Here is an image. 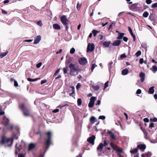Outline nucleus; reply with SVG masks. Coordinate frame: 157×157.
Returning a JSON list of instances; mask_svg holds the SVG:
<instances>
[{
  "label": "nucleus",
  "instance_id": "obj_19",
  "mask_svg": "<svg viewBox=\"0 0 157 157\" xmlns=\"http://www.w3.org/2000/svg\"><path fill=\"white\" fill-rule=\"evenodd\" d=\"M53 28L56 30L60 29L61 28L60 26L57 24H54L53 25Z\"/></svg>",
  "mask_w": 157,
  "mask_h": 157
},
{
  "label": "nucleus",
  "instance_id": "obj_51",
  "mask_svg": "<svg viewBox=\"0 0 157 157\" xmlns=\"http://www.w3.org/2000/svg\"><path fill=\"white\" fill-rule=\"evenodd\" d=\"M81 85L79 83H78L77 84V85L76 86V88L77 89H78L80 87Z\"/></svg>",
  "mask_w": 157,
  "mask_h": 157
},
{
  "label": "nucleus",
  "instance_id": "obj_54",
  "mask_svg": "<svg viewBox=\"0 0 157 157\" xmlns=\"http://www.w3.org/2000/svg\"><path fill=\"white\" fill-rule=\"evenodd\" d=\"M140 64H142L144 62V59L143 58H141L140 59Z\"/></svg>",
  "mask_w": 157,
  "mask_h": 157
},
{
  "label": "nucleus",
  "instance_id": "obj_27",
  "mask_svg": "<svg viewBox=\"0 0 157 157\" xmlns=\"http://www.w3.org/2000/svg\"><path fill=\"white\" fill-rule=\"evenodd\" d=\"M8 53V52L6 51L5 52H3L0 54V57L1 58H2L4 57V56H5Z\"/></svg>",
  "mask_w": 157,
  "mask_h": 157
},
{
  "label": "nucleus",
  "instance_id": "obj_41",
  "mask_svg": "<svg viewBox=\"0 0 157 157\" xmlns=\"http://www.w3.org/2000/svg\"><path fill=\"white\" fill-rule=\"evenodd\" d=\"M42 63L41 62H40L36 64V67L37 68H40L42 65Z\"/></svg>",
  "mask_w": 157,
  "mask_h": 157
},
{
  "label": "nucleus",
  "instance_id": "obj_48",
  "mask_svg": "<svg viewBox=\"0 0 157 157\" xmlns=\"http://www.w3.org/2000/svg\"><path fill=\"white\" fill-rule=\"evenodd\" d=\"M11 140H13L14 139H17L18 138V137L17 136H14L13 137L10 138Z\"/></svg>",
  "mask_w": 157,
  "mask_h": 157
},
{
  "label": "nucleus",
  "instance_id": "obj_3",
  "mask_svg": "<svg viewBox=\"0 0 157 157\" xmlns=\"http://www.w3.org/2000/svg\"><path fill=\"white\" fill-rule=\"evenodd\" d=\"M47 139L45 140L46 146L48 147L52 143L51 138L52 137V133L51 132H48L46 133Z\"/></svg>",
  "mask_w": 157,
  "mask_h": 157
},
{
  "label": "nucleus",
  "instance_id": "obj_40",
  "mask_svg": "<svg viewBox=\"0 0 157 157\" xmlns=\"http://www.w3.org/2000/svg\"><path fill=\"white\" fill-rule=\"evenodd\" d=\"M105 118V117L104 116H100L98 117L99 119L101 120H104Z\"/></svg>",
  "mask_w": 157,
  "mask_h": 157
},
{
  "label": "nucleus",
  "instance_id": "obj_34",
  "mask_svg": "<svg viewBox=\"0 0 157 157\" xmlns=\"http://www.w3.org/2000/svg\"><path fill=\"white\" fill-rule=\"evenodd\" d=\"M82 100L80 98H78L77 100V103L78 105H80L82 104Z\"/></svg>",
  "mask_w": 157,
  "mask_h": 157
},
{
  "label": "nucleus",
  "instance_id": "obj_35",
  "mask_svg": "<svg viewBox=\"0 0 157 157\" xmlns=\"http://www.w3.org/2000/svg\"><path fill=\"white\" fill-rule=\"evenodd\" d=\"M75 49L74 48H72L70 50V53L71 54H73L75 53Z\"/></svg>",
  "mask_w": 157,
  "mask_h": 157
},
{
  "label": "nucleus",
  "instance_id": "obj_20",
  "mask_svg": "<svg viewBox=\"0 0 157 157\" xmlns=\"http://www.w3.org/2000/svg\"><path fill=\"white\" fill-rule=\"evenodd\" d=\"M111 43L110 41H106L103 43V45L105 47H108L109 46L110 44Z\"/></svg>",
  "mask_w": 157,
  "mask_h": 157
},
{
  "label": "nucleus",
  "instance_id": "obj_29",
  "mask_svg": "<svg viewBox=\"0 0 157 157\" xmlns=\"http://www.w3.org/2000/svg\"><path fill=\"white\" fill-rule=\"evenodd\" d=\"M92 87L93 88V89L95 90H98L99 88V86L98 85H96V86L93 85L92 86Z\"/></svg>",
  "mask_w": 157,
  "mask_h": 157
},
{
  "label": "nucleus",
  "instance_id": "obj_50",
  "mask_svg": "<svg viewBox=\"0 0 157 157\" xmlns=\"http://www.w3.org/2000/svg\"><path fill=\"white\" fill-rule=\"evenodd\" d=\"M143 120L144 122L147 123L149 121V119L147 118H144Z\"/></svg>",
  "mask_w": 157,
  "mask_h": 157
},
{
  "label": "nucleus",
  "instance_id": "obj_11",
  "mask_svg": "<svg viewBox=\"0 0 157 157\" xmlns=\"http://www.w3.org/2000/svg\"><path fill=\"white\" fill-rule=\"evenodd\" d=\"M61 21L63 24L64 25H66L68 23V21L65 16H63L61 17Z\"/></svg>",
  "mask_w": 157,
  "mask_h": 157
},
{
  "label": "nucleus",
  "instance_id": "obj_60",
  "mask_svg": "<svg viewBox=\"0 0 157 157\" xmlns=\"http://www.w3.org/2000/svg\"><path fill=\"white\" fill-rule=\"evenodd\" d=\"M62 49H60L59 50V51H57V52H56V54H58L60 53H61L62 52Z\"/></svg>",
  "mask_w": 157,
  "mask_h": 157
},
{
  "label": "nucleus",
  "instance_id": "obj_15",
  "mask_svg": "<svg viewBox=\"0 0 157 157\" xmlns=\"http://www.w3.org/2000/svg\"><path fill=\"white\" fill-rule=\"evenodd\" d=\"M95 138V136H93L88 138L87 140V141L93 145L94 144V140Z\"/></svg>",
  "mask_w": 157,
  "mask_h": 157
},
{
  "label": "nucleus",
  "instance_id": "obj_14",
  "mask_svg": "<svg viewBox=\"0 0 157 157\" xmlns=\"http://www.w3.org/2000/svg\"><path fill=\"white\" fill-rule=\"evenodd\" d=\"M137 148L141 151L144 152L146 148V146L144 144H140L137 145Z\"/></svg>",
  "mask_w": 157,
  "mask_h": 157
},
{
  "label": "nucleus",
  "instance_id": "obj_12",
  "mask_svg": "<svg viewBox=\"0 0 157 157\" xmlns=\"http://www.w3.org/2000/svg\"><path fill=\"white\" fill-rule=\"evenodd\" d=\"M41 37L40 35H38L34 37L33 44H36L39 43L41 40Z\"/></svg>",
  "mask_w": 157,
  "mask_h": 157
},
{
  "label": "nucleus",
  "instance_id": "obj_49",
  "mask_svg": "<svg viewBox=\"0 0 157 157\" xmlns=\"http://www.w3.org/2000/svg\"><path fill=\"white\" fill-rule=\"evenodd\" d=\"M152 8H155L157 7V3H155L153 4L152 6Z\"/></svg>",
  "mask_w": 157,
  "mask_h": 157
},
{
  "label": "nucleus",
  "instance_id": "obj_28",
  "mask_svg": "<svg viewBox=\"0 0 157 157\" xmlns=\"http://www.w3.org/2000/svg\"><path fill=\"white\" fill-rule=\"evenodd\" d=\"M138 150L137 148H135L132 150H131L130 152L131 154L135 153L137 152Z\"/></svg>",
  "mask_w": 157,
  "mask_h": 157
},
{
  "label": "nucleus",
  "instance_id": "obj_22",
  "mask_svg": "<svg viewBox=\"0 0 157 157\" xmlns=\"http://www.w3.org/2000/svg\"><path fill=\"white\" fill-rule=\"evenodd\" d=\"M118 36L117 38V39H122L123 36L124 35V34L123 33H119Z\"/></svg>",
  "mask_w": 157,
  "mask_h": 157
},
{
  "label": "nucleus",
  "instance_id": "obj_6",
  "mask_svg": "<svg viewBox=\"0 0 157 157\" xmlns=\"http://www.w3.org/2000/svg\"><path fill=\"white\" fill-rule=\"evenodd\" d=\"M20 107L21 109L23 111L24 115L28 116L30 115V113L29 110L25 108L23 104H21Z\"/></svg>",
  "mask_w": 157,
  "mask_h": 157
},
{
  "label": "nucleus",
  "instance_id": "obj_4",
  "mask_svg": "<svg viewBox=\"0 0 157 157\" xmlns=\"http://www.w3.org/2000/svg\"><path fill=\"white\" fill-rule=\"evenodd\" d=\"M3 123L7 127L8 129L12 130V129L13 125L12 124H9V120L8 119L4 117L3 119Z\"/></svg>",
  "mask_w": 157,
  "mask_h": 157
},
{
  "label": "nucleus",
  "instance_id": "obj_55",
  "mask_svg": "<svg viewBox=\"0 0 157 157\" xmlns=\"http://www.w3.org/2000/svg\"><path fill=\"white\" fill-rule=\"evenodd\" d=\"M14 85L15 86H18V84L17 81H14Z\"/></svg>",
  "mask_w": 157,
  "mask_h": 157
},
{
  "label": "nucleus",
  "instance_id": "obj_56",
  "mask_svg": "<svg viewBox=\"0 0 157 157\" xmlns=\"http://www.w3.org/2000/svg\"><path fill=\"white\" fill-rule=\"evenodd\" d=\"M124 40L125 42H127L128 40V38L126 37H123Z\"/></svg>",
  "mask_w": 157,
  "mask_h": 157
},
{
  "label": "nucleus",
  "instance_id": "obj_13",
  "mask_svg": "<svg viewBox=\"0 0 157 157\" xmlns=\"http://www.w3.org/2000/svg\"><path fill=\"white\" fill-rule=\"evenodd\" d=\"M79 62L80 64L82 65H84L87 63L86 59L85 58H81L79 59Z\"/></svg>",
  "mask_w": 157,
  "mask_h": 157
},
{
  "label": "nucleus",
  "instance_id": "obj_45",
  "mask_svg": "<svg viewBox=\"0 0 157 157\" xmlns=\"http://www.w3.org/2000/svg\"><path fill=\"white\" fill-rule=\"evenodd\" d=\"M99 38L100 39V40H104V37L102 35H100L99 36Z\"/></svg>",
  "mask_w": 157,
  "mask_h": 157
},
{
  "label": "nucleus",
  "instance_id": "obj_43",
  "mask_svg": "<svg viewBox=\"0 0 157 157\" xmlns=\"http://www.w3.org/2000/svg\"><path fill=\"white\" fill-rule=\"evenodd\" d=\"M109 81H107L105 84L104 89L108 86Z\"/></svg>",
  "mask_w": 157,
  "mask_h": 157
},
{
  "label": "nucleus",
  "instance_id": "obj_39",
  "mask_svg": "<svg viewBox=\"0 0 157 157\" xmlns=\"http://www.w3.org/2000/svg\"><path fill=\"white\" fill-rule=\"evenodd\" d=\"M67 67H64L63 68V73L66 74L67 72Z\"/></svg>",
  "mask_w": 157,
  "mask_h": 157
},
{
  "label": "nucleus",
  "instance_id": "obj_52",
  "mask_svg": "<svg viewBox=\"0 0 157 157\" xmlns=\"http://www.w3.org/2000/svg\"><path fill=\"white\" fill-rule=\"evenodd\" d=\"M126 57V56L124 53V54L121 55V58H125Z\"/></svg>",
  "mask_w": 157,
  "mask_h": 157
},
{
  "label": "nucleus",
  "instance_id": "obj_23",
  "mask_svg": "<svg viewBox=\"0 0 157 157\" xmlns=\"http://www.w3.org/2000/svg\"><path fill=\"white\" fill-rule=\"evenodd\" d=\"M35 146V145L33 143H31L30 144L29 146V150H30L33 148H34Z\"/></svg>",
  "mask_w": 157,
  "mask_h": 157
},
{
  "label": "nucleus",
  "instance_id": "obj_5",
  "mask_svg": "<svg viewBox=\"0 0 157 157\" xmlns=\"http://www.w3.org/2000/svg\"><path fill=\"white\" fill-rule=\"evenodd\" d=\"M95 46L94 44L89 43L88 44L86 52L87 53H90L94 50Z\"/></svg>",
  "mask_w": 157,
  "mask_h": 157
},
{
  "label": "nucleus",
  "instance_id": "obj_10",
  "mask_svg": "<svg viewBox=\"0 0 157 157\" xmlns=\"http://www.w3.org/2000/svg\"><path fill=\"white\" fill-rule=\"evenodd\" d=\"M90 124L88 125V128L89 130L92 126V124L96 121V118L94 116L91 117L90 118Z\"/></svg>",
  "mask_w": 157,
  "mask_h": 157
},
{
  "label": "nucleus",
  "instance_id": "obj_42",
  "mask_svg": "<svg viewBox=\"0 0 157 157\" xmlns=\"http://www.w3.org/2000/svg\"><path fill=\"white\" fill-rule=\"evenodd\" d=\"M16 150H15V154H17L18 153V151H19V148H17V144H16Z\"/></svg>",
  "mask_w": 157,
  "mask_h": 157
},
{
  "label": "nucleus",
  "instance_id": "obj_32",
  "mask_svg": "<svg viewBox=\"0 0 157 157\" xmlns=\"http://www.w3.org/2000/svg\"><path fill=\"white\" fill-rule=\"evenodd\" d=\"M92 33L93 34L94 36H96L97 33H99V31L95 30H93L92 31Z\"/></svg>",
  "mask_w": 157,
  "mask_h": 157
},
{
  "label": "nucleus",
  "instance_id": "obj_18",
  "mask_svg": "<svg viewBox=\"0 0 157 157\" xmlns=\"http://www.w3.org/2000/svg\"><path fill=\"white\" fill-rule=\"evenodd\" d=\"M121 43V41L119 40H117L114 41L113 43V45L114 46H118Z\"/></svg>",
  "mask_w": 157,
  "mask_h": 157
},
{
  "label": "nucleus",
  "instance_id": "obj_53",
  "mask_svg": "<svg viewBox=\"0 0 157 157\" xmlns=\"http://www.w3.org/2000/svg\"><path fill=\"white\" fill-rule=\"evenodd\" d=\"M59 109H56L54 110L53 111V112L54 113H56L59 111Z\"/></svg>",
  "mask_w": 157,
  "mask_h": 157
},
{
  "label": "nucleus",
  "instance_id": "obj_62",
  "mask_svg": "<svg viewBox=\"0 0 157 157\" xmlns=\"http://www.w3.org/2000/svg\"><path fill=\"white\" fill-rule=\"evenodd\" d=\"M71 90L72 91V94H73L75 92V88L73 86H71Z\"/></svg>",
  "mask_w": 157,
  "mask_h": 157
},
{
  "label": "nucleus",
  "instance_id": "obj_59",
  "mask_svg": "<svg viewBox=\"0 0 157 157\" xmlns=\"http://www.w3.org/2000/svg\"><path fill=\"white\" fill-rule=\"evenodd\" d=\"M60 69H57L54 75H56L57 73H59L60 71Z\"/></svg>",
  "mask_w": 157,
  "mask_h": 157
},
{
  "label": "nucleus",
  "instance_id": "obj_26",
  "mask_svg": "<svg viewBox=\"0 0 157 157\" xmlns=\"http://www.w3.org/2000/svg\"><path fill=\"white\" fill-rule=\"evenodd\" d=\"M152 71L155 73L156 71H157V67L155 66H153L152 68L151 69Z\"/></svg>",
  "mask_w": 157,
  "mask_h": 157
},
{
  "label": "nucleus",
  "instance_id": "obj_17",
  "mask_svg": "<svg viewBox=\"0 0 157 157\" xmlns=\"http://www.w3.org/2000/svg\"><path fill=\"white\" fill-rule=\"evenodd\" d=\"M151 156V153L149 152H148L145 154H142L141 155L142 157H150Z\"/></svg>",
  "mask_w": 157,
  "mask_h": 157
},
{
  "label": "nucleus",
  "instance_id": "obj_8",
  "mask_svg": "<svg viewBox=\"0 0 157 157\" xmlns=\"http://www.w3.org/2000/svg\"><path fill=\"white\" fill-rule=\"evenodd\" d=\"M107 144L105 140L104 142V144H103L102 143H100L98 147L97 148V150L98 152H101L102 150L103 147L104 146L105 147L106 145H107Z\"/></svg>",
  "mask_w": 157,
  "mask_h": 157
},
{
  "label": "nucleus",
  "instance_id": "obj_16",
  "mask_svg": "<svg viewBox=\"0 0 157 157\" xmlns=\"http://www.w3.org/2000/svg\"><path fill=\"white\" fill-rule=\"evenodd\" d=\"M145 74L143 72H141L140 74V77L142 82H144V80Z\"/></svg>",
  "mask_w": 157,
  "mask_h": 157
},
{
  "label": "nucleus",
  "instance_id": "obj_31",
  "mask_svg": "<svg viewBox=\"0 0 157 157\" xmlns=\"http://www.w3.org/2000/svg\"><path fill=\"white\" fill-rule=\"evenodd\" d=\"M130 33L131 35V36H132L133 38V41H135L136 40V38H135V35H134L132 31L130 32Z\"/></svg>",
  "mask_w": 157,
  "mask_h": 157
},
{
  "label": "nucleus",
  "instance_id": "obj_64",
  "mask_svg": "<svg viewBox=\"0 0 157 157\" xmlns=\"http://www.w3.org/2000/svg\"><path fill=\"white\" fill-rule=\"evenodd\" d=\"M9 2V0H6L4 1V4H6L8 3Z\"/></svg>",
  "mask_w": 157,
  "mask_h": 157
},
{
  "label": "nucleus",
  "instance_id": "obj_2",
  "mask_svg": "<svg viewBox=\"0 0 157 157\" xmlns=\"http://www.w3.org/2000/svg\"><path fill=\"white\" fill-rule=\"evenodd\" d=\"M2 143L3 144H7V146H10L13 143V140H11L10 138L3 136L2 137Z\"/></svg>",
  "mask_w": 157,
  "mask_h": 157
},
{
  "label": "nucleus",
  "instance_id": "obj_46",
  "mask_svg": "<svg viewBox=\"0 0 157 157\" xmlns=\"http://www.w3.org/2000/svg\"><path fill=\"white\" fill-rule=\"evenodd\" d=\"M146 2L147 4H149L152 2V1L151 0H146Z\"/></svg>",
  "mask_w": 157,
  "mask_h": 157
},
{
  "label": "nucleus",
  "instance_id": "obj_9",
  "mask_svg": "<svg viewBox=\"0 0 157 157\" xmlns=\"http://www.w3.org/2000/svg\"><path fill=\"white\" fill-rule=\"evenodd\" d=\"M111 146L114 149L116 150L119 153H121L122 152V150L120 148L118 147H117L115 146L114 144L111 143L110 144Z\"/></svg>",
  "mask_w": 157,
  "mask_h": 157
},
{
  "label": "nucleus",
  "instance_id": "obj_1",
  "mask_svg": "<svg viewBox=\"0 0 157 157\" xmlns=\"http://www.w3.org/2000/svg\"><path fill=\"white\" fill-rule=\"evenodd\" d=\"M70 70V75L71 76H75L78 74V68L77 66L75 65L71 64L69 65Z\"/></svg>",
  "mask_w": 157,
  "mask_h": 157
},
{
  "label": "nucleus",
  "instance_id": "obj_24",
  "mask_svg": "<svg viewBox=\"0 0 157 157\" xmlns=\"http://www.w3.org/2000/svg\"><path fill=\"white\" fill-rule=\"evenodd\" d=\"M128 72V70L127 69H125L123 70L122 71V74L123 75H127Z\"/></svg>",
  "mask_w": 157,
  "mask_h": 157
},
{
  "label": "nucleus",
  "instance_id": "obj_21",
  "mask_svg": "<svg viewBox=\"0 0 157 157\" xmlns=\"http://www.w3.org/2000/svg\"><path fill=\"white\" fill-rule=\"evenodd\" d=\"M154 92V87L152 86L149 88L148 93L149 94H153Z\"/></svg>",
  "mask_w": 157,
  "mask_h": 157
},
{
  "label": "nucleus",
  "instance_id": "obj_38",
  "mask_svg": "<svg viewBox=\"0 0 157 157\" xmlns=\"http://www.w3.org/2000/svg\"><path fill=\"white\" fill-rule=\"evenodd\" d=\"M37 24L40 26H42L43 25L42 22L41 21H40L37 22Z\"/></svg>",
  "mask_w": 157,
  "mask_h": 157
},
{
  "label": "nucleus",
  "instance_id": "obj_37",
  "mask_svg": "<svg viewBox=\"0 0 157 157\" xmlns=\"http://www.w3.org/2000/svg\"><path fill=\"white\" fill-rule=\"evenodd\" d=\"M150 120L151 121H152L153 122H157V118H151L150 119Z\"/></svg>",
  "mask_w": 157,
  "mask_h": 157
},
{
  "label": "nucleus",
  "instance_id": "obj_63",
  "mask_svg": "<svg viewBox=\"0 0 157 157\" xmlns=\"http://www.w3.org/2000/svg\"><path fill=\"white\" fill-rule=\"evenodd\" d=\"M24 155L21 154H20L18 155V157H24Z\"/></svg>",
  "mask_w": 157,
  "mask_h": 157
},
{
  "label": "nucleus",
  "instance_id": "obj_44",
  "mask_svg": "<svg viewBox=\"0 0 157 157\" xmlns=\"http://www.w3.org/2000/svg\"><path fill=\"white\" fill-rule=\"evenodd\" d=\"M97 66V65L95 64H93L92 65V67H91V70L92 71H93V70Z\"/></svg>",
  "mask_w": 157,
  "mask_h": 157
},
{
  "label": "nucleus",
  "instance_id": "obj_47",
  "mask_svg": "<svg viewBox=\"0 0 157 157\" xmlns=\"http://www.w3.org/2000/svg\"><path fill=\"white\" fill-rule=\"evenodd\" d=\"M141 93V90L140 89H138L137 90L136 93L137 94H140Z\"/></svg>",
  "mask_w": 157,
  "mask_h": 157
},
{
  "label": "nucleus",
  "instance_id": "obj_57",
  "mask_svg": "<svg viewBox=\"0 0 157 157\" xmlns=\"http://www.w3.org/2000/svg\"><path fill=\"white\" fill-rule=\"evenodd\" d=\"M110 136H111V137L113 139H115V136L114 135V134L113 133L111 135H110Z\"/></svg>",
  "mask_w": 157,
  "mask_h": 157
},
{
  "label": "nucleus",
  "instance_id": "obj_61",
  "mask_svg": "<svg viewBox=\"0 0 157 157\" xmlns=\"http://www.w3.org/2000/svg\"><path fill=\"white\" fill-rule=\"evenodd\" d=\"M46 82V80H42L41 81V84H43L44 83H45Z\"/></svg>",
  "mask_w": 157,
  "mask_h": 157
},
{
  "label": "nucleus",
  "instance_id": "obj_36",
  "mask_svg": "<svg viewBox=\"0 0 157 157\" xmlns=\"http://www.w3.org/2000/svg\"><path fill=\"white\" fill-rule=\"evenodd\" d=\"M141 52L140 51H138L136 53L137 57H138L141 55Z\"/></svg>",
  "mask_w": 157,
  "mask_h": 157
},
{
  "label": "nucleus",
  "instance_id": "obj_7",
  "mask_svg": "<svg viewBox=\"0 0 157 157\" xmlns=\"http://www.w3.org/2000/svg\"><path fill=\"white\" fill-rule=\"evenodd\" d=\"M97 99L96 97H92L90 99V101L88 104V106L90 108L92 107L94 104L95 101Z\"/></svg>",
  "mask_w": 157,
  "mask_h": 157
},
{
  "label": "nucleus",
  "instance_id": "obj_58",
  "mask_svg": "<svg viewBox=\"0 0 157 157\" xmlns=\"http://www.w3.org/2000/svg\"><path fill=\"white\" fill-rule=\"evenodd\" d=\"M154 127V124L153 123H151L149 125V127L150 128H153Z\"/></svg>",
  "mask_w": 157,
  "mask_h": 157
},
{
  "label": "nucleus",
  "instance_id": "obj_33",
  "mask_svg": "<svg viewBox=\"0 0 157 157\" xmlns=\"http://www.w3.org/2000/svg\"><path fill=\"white\" fill-rule=\"evenodd\" d=\"M149 14L147 12H144L143 14V16L145 17H148Z\"/></svg>",
  "mask_w": 157,
  "mask_h": 157
},
{
  "label": "nucleus",
  "instance_id": "obj_30",
  "mask_svg": "<svg viewBox=\"0 0 157 157\" xmlns=\"http://www.w3.org/2000/svg\"><path fill=\"white\" fill-rule=\"evenodd\" d=\"M82 6V4L81 3H80L79 2H78V3L77 4L76 8L77 9L79 10Z\"/></svg>",
  "mask_w": 157,
  "mask_h": 157
},
{
  "label": "nucleus",
  "instance_id": "obj_25",
  "mask_svg": "<svg viewBox=\"0 0 157 157\" xmlns=\"http://www.w3.org/2000/svg\"><path fill=\"white\" fill-rule=\"evenodd\" d=\"M40 78H35V79H32L31 78H27V80L30 82H34L35 81H36L38 79H40Z\"/></svg>",
  "mask_w": 157,
  "mask_h": 157
}]
</instances>
